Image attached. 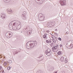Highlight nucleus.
Returning a JSON list of instances; mask_svg holds the SVG:
<instances>
[{"label":"nucleus","mask_w":73,"mask_h":73,"mask_svg":"<svg viewBox=\"0 0 73 73\" xmlns=\"http://www.w3.org/2000/svg\"><path fill=\"white\" fill-rule=\"evenodd\" d=\"M37 45L36 43H34L33 41H29L26 44V48L29 49H31L32 48H33L35 46Z\"/></svg>","instance_id":"1"},{"label":"nucleus","mask_w":73,"mask_h":73,"mask_svg":"<svg viewBox=\"0 0 73 73\" xmlns=\"http://www.w3.org/2000/svg\"><path fill=\"white\" fill-rule=\"evenodd\" d=\"M11 24H13L14 25H15L17 27V30L20 29L21 28V24L19 21H13L11 22Z\"/></svg>","instance_id":"2"},{"label":"nucleus","mask_w":73,"mask_h":73,"mask_svg":"<svg viewBox=\"0 0 73 73\" xmlns=\"http://www.w3.org/2000/svg\"><path fill=\"white\" fill-rule=\"evenodd\" d=\"M60 3L62 6L65 5L66 4V1L64 0H60Z\"/></svg>","instance_id":"3"},{"label":"nucleus","mask_w":73,"mask_h":73,"mask_svg":"<svg viewBox=\"0 0 73 73\" xmlns=\"http://www.w3.org/2000/svg\"><path fill=\"white\" fill-rule=\"evenodd\" d=\"M38 17H39L38 19L40 20V21H44V19H45V16H38Z\"/></svg>","instance_id":"4"},{"label":"nucleus","mask_w":73,"mask_h":73,"mask_svg":"<svg viewBox=\"0 0 73 73\" xmlns=\"http://www.w3.org/2000/svg\"><path fill=\"white\" fill-rule=\"evenodd\" d=\"M13 36L12 35V33H11L8 34V35L7 34H6V36L7 37V38H11L12 36Z\"/></svg>","instance_id":"5"},{"label":"nucleus","mask_w":73,"mask_h":73,"mask_svg":"<svg viewBox=\"0 0 73 73\" xmlns=\"http://www.w3.org/2000/svg\"><path fill=\"white\" fill-rule=\"evenodd\" d=\"M47 24L48 25V26H49V27H51V26H52V25H53V22H48L47 23Z\"/></svg>","instance_id":"6"},{"label":"nucleus","mask_w":73,"mask_h":73,"mask_svg":"<svg viewBox=\"0 0 73 73\" xmlns=\"http://www.w3.org/2000/svg\"><path fill=\"white\" fill-rule=\"evenodd\" d=\"M57 47L56 46H54L52 48V50L53 52H54V50H56L57 49Z\"/></svg>","instance_id":"7"},{"label":"nucleus","mask_w":73,"mask_h":73,"mask_svg":"<svg viewBox=\"0 0 73 73\" xmlns=\"http://www.w3.org/2000/svg\"><path fill=\"white\" fill-rule=\"evenodd\" d=\"M13 30L16 31V30H17V27L16 26V25H14L13 24Z\"/></svg>","instance_id":"8"},{"label":"nucleus","mask_w":73,"mask_h":73,"mask_svg":"<svg viewBox=\"0 0 73 73\" xmlns=\"http://www.w3.org/2000/svg\"><path fill=\"white\" fill-rule=\"evenodd\" d=\"M1 17H3L4 19H5V18H6V17L7 16L6 14L1 13Z\"/></svg>","instance_id":"9"},{"label":"nucleus","mask_w":73,"mask_h":73,"mask_svg":"<svg viewBox=\"0 0 73 73\" xmlns=\"http://www.w3.org/2000/svg\"><path fill=\"white\" fill-rule=\"evenodd\" d=\"M51 53L52 52H48V51H47L46 52H45V53L47 56H50V55L51 54Z\"/></svg>","instance_id":"10"},{"label":"nucleus","mask_w":73,"mask_h":73,"mask_svg":"<svg viewBox=\"0 0 73 73\" xmlns=\"http://www.w3.org/2000/svg\"><path fill=\"white\" fill-rule=\"evenodd\" d=\"M27 17L25 16V15H22V19L23 20H25Z\"/></svg>","instance_id":"11"},{"label":"nucleus","mask_w":73,"mask_h":73,"mask_svg":"<svg viewBox=\"0 0 73 73\" xmlns=\"http://www.w3.org/2000/svg\"><path fill=\"white\" fill-rule=\"evenodd\" d=\"M11 24V23L9 25V29H12L13 28V26H12Z\"/></svg>","instance_id":"12"},{"label":"nucleus","mask_w":73,"mask_h":73,"mask_svg":"<svg viewBox=\"0 0 73 73\" xmlns=\"http://www.w3.org/2000/svg\"><path fill=\"white\" fill-rule=\"evenodd\" d=\"M8 12V13H9L10 14H11V13H12V11L11 10H9L7 11Z\"/></svg>","instance_id":"13"},{"label":"nucleus","mask_w":73,"mask_h":73,"mask_svg":"<svg viewBox=\"0 0 73 73\" xmlns=\"http://www.w3.org/2000/svg\"><path fill=\"white\" fill-rule=\"evenodd\" d=\"M27 35H29L31 34V31H28L27 32Z\"/></svg>","instance_id":"14"},{"label":"nucleus","mask_w":73,"mask_h":73,"mask_svg":"<svg viewBox=\"0 0 73 73\" xmlns=\"http://www.w3.org/2000/svg\"><path fill=\"white\" fill-rule=\"evenodd\" d=\"M37 73H42V71L41 70H39L37 71Z\"/></svg>","instance_id":"15"},{"label":"nucleus","mask_w":73,"mask_h":73,"mask_svg":"<svg viewBox=\"0 0 73 73\" xmlns=\"http://www.w3.org/2000/svg\"><path fill=\"white\" fill-rule=\"evenodd\" d=\"M52 41L54 43H56V40L54 39H52Z\"/></svg>","instance_id":"16"},{"label":"nucleus","mask_w":73,"mask_h":73,"mask_svg":"<svg viewBox=\"0 0 73 73\" xmlns=\"http://www.w3.org/2000/svg\"><path fill=\"white\" fill-rule=\"evenodd\" d=\"M58 54H59V55L61 54V51H59V52H58Z\"/></svg>","instance_id":"17"},{"label":"nucleus","mask_w":73,"mask_h":73,"mask_svg":"<svg viewBox=\"0 0 73 73\" xmlns=\"http://www.w3.org/2000/svg\"><path fill=\"white\" fill-rule=\"evenodd\" d=\"M50 52V49H48L45 52Z\"/></svg>","instance_id":"18"},{"label":"nucleus","mask_w":73,"mask_h":73,"mask_svg":"<svg viewBox=\"0 0 73 73\" xmlns=\"http://www.w3.org/2000/svg\"><path fill=\"white\" fill-rule=\"evenodd\" d=\"M8 62H9L10 64H12V60H9Z\"/></svg>","instance_id":"19"},{"label":"nucleus","mask_w":73,"mask_h":73,"mask_svg":"<svg viewBox=\"0 0 73 73\" xmlns=\"http://www.w3.org/2000/svg\"><path fill=\"white\" fill-rule=\"evenodd\" d=\"M10 69H11V67L9 66L7 68V70H10Z\"/></svg>","instance_id":"20"},{"label":"nucleus","mask_w":73,"mask_h":73,"mask_svg":"<svg viewBox=\"0 0 73 73\" xmlns=\"http://www.w3.org/2000/svg\"><path fill=\"white\" fill-rule=\"evenodd\" d=\"M66 47L67 48H69V46H68V44H66Z\"/></svg>","instance_id":"21"},{"label":"nucleus","mask_w":73,"mask_h":73,"mask_svg":"<svg viewBox=\"0 0 73 73\" xmlns=\"http://www.w3.org/2000/svg\"><path fill=\"white\" fill-rule=\"evenodd\" d=\"M28 23H32V21L31 20H29Z\"/></svg>","instance_id":"22"},{"label":"nucleus","mask_w":73,"mask_h":73,"mask_svg":"<svg viewBox=\"0 0 73 73\" xmlns=\"http://www.w3.org/2000/svg\"><path fill=\"white\" fill-rule=\"evenodd\" d=\"M40 3H41V4H42V3H44V1H43L42 0V1H39Z\"/></svg>","instance_id":"23"},{"label":"nucleus","mask_w":73,"mask_h":73,"mask_svg":"<svg viewBox=\"0 0 73 73\" xmlns=\"http://www.w3.org/2000/svg\"><path fill=\"white\" fill-rule=\"evenodd\" d=\"M43 38H46V35H44L43 36Z\"/></svg>","instance_id":"24"},{"label":"nucleus","mask_w":73,"mask_h":73,"mask_svg":"<svg viewBox=\"0 0 73 73\" xmlns=\"http://www.w3.org/2000/svg\"><path fill=\"white\" fill-rule=\"evenodd\" d=\"M25 29H27V30H28V29H29V27L28 26L26 27V28Z\"/></svg>","instance_id":"25"},{"label":"nucleus","mask_w":73,"mask_h":73,"mask_svg":"<svg viewBox=\"0 0 73 73\" xmlns=\"http://www.w3.org/2000/svg\"><path fill=\"white\" fill-rule=\"evenodd\" d=\"M51 37H52V38H56V37H55V36H52Z\"/></svg>","instance_id":"26"},{"label":"nucleus","mask_w":73,"mask_h":73,"mask_svg":"<svg viewBox=\"0 0 73 73\" xmlns=\"http://www.w3.org/2000/svg\"><path fill=\"white\" fill-rule=\"evenodd\" d=\"M4 65L5 66H6L7 65V62H5L4 63Z\"/></svg>","instance_id":"27"},{"label":"nucleus","mask_w":73,"mask_h":73,"mask_svg":"<svg viewBox=\"0 0 73 73\" xmlns=\"http://www.w3.org/2000/svg\"><path fill=\"white\" fill-rule=\"evenodd\" d=\"M65 62H66V63L67 62H68V61H67V60L66 59H65Z\"/></svg>","instance_id":"28"},{"label":"nucleus","mask_w":73,"mask_h":73,"mask_svg":"<svg viewBox=\"0 0 73 73\" xmlns=\"http://www.w3.org/2000/svg\"><path fill=\"white\" fill-rule=\"evenodd\" d=\"M58 39L60 40V41H61V38H58Z\"/></svg>","instance_id":"29"},{"label":"nucleus","mask_w":73,"mask_h":73,"mask_svg":"<svg viewBox=\"0 0 73 73\" xmlns=\"http://www.w3.org/2000/svg\"><path fill=\"white\" fill-rule=\"evenodd\" d=\"M70 46H73V44H71Z\"/></svg>","instance_id":"30"},{"label":"nucleus","mask_w":73,"mask_h":73,"mask_svg":"<svg viewBox=\"0 0 73 73\" xmlns=\"http://www.w3.org/2000/svg\"><path fill=\"white\" fill-rule=\"evenodd\" d=\"M42 55L39 57H38L39 58H41V57H42Z\"/></svg>","instance_id":"31"},{"label":"nucleus","mask_w":73,"mask_h":73,"mask_svg":"<svg viewBox=\"0 0 73 73\" xmlns=\"http://www.w3.org/2000/svg\"><path fill=\"white\" fill-rule=\"evenodd\" d=\"M60 48H61L62 47V44H60Z\"/></svg>","instance_id":"32"},{"label":"nucleus","mask_w":73,"mask_h":73,"mask_svg":"<svg viewBox=\"0 0 73 73\" xmlns=\"http://www.w3.org/2000/svg\"><path fill=\"white\" fill-rule=\"evenodd\" d=\"M46 42H47V43H48V44H49V42L48 41V40H46Z\"/></svg>","instance_id":"33"},{"label":"nucleus","mask_w":73,"mask_h":73,"mask_svg":"<svg viewBox=\"0 0 73 73\" xmlns=\"http://www.w3.org/2000/svg\"><path fill=\"white\" fill-rule=\"evenodd\" d=\"M2 68V67H1V66H0V70H1V69Z\"/></svg>","instance_id":"34"},{"label":"nucleus","mask_w":73,"mask_h":73,"mask_svg":"<svg viewBox=\"0 0 73 73\" xmlns=\"http://www.w3.org/2000/svg\"><path fill=\"white\" fill-rule=\"evenodd\" d=\"M43 59H42V60H40V61H42V60H43Z\"/></svg>","instance_id":"35"},{"label":"nucleus","mask_w":73,"mask_h":73,"mask_svg":"<svg viewBox=\"0 0 73 73\" xmlns=\"http://www.w3.org/2000/svg\"><path fill=\"white\" fill-rule=\"evenodd\" d=\"M56 46H58V45L57 44Z\"/></svg>","instance_id":"36"},{"label":"nucleus","mask_w":73,"mask_h":73,"mask_svg":"<svg viewBox=\"0 0 73 73\" xmlns=\"http://www.w3.org/2000/svg\"><path fill=\"white\" fill-rule=\"evenodd\" d=\"M49 42L50 43V42H51V41H49Z\"/></svg>","instance_id":"37"},{"label":"nucleus","mask_w":73,"mask_h":73,"mask_svg":"<svg viewBox=\"0 0 73 73\" xmlns=\"http://www.w3.org/2000/svg\"><path fill=\"white\" fill-rule=\"evenodd\" d=\"M54 44V43L53 42H52V43L51 44H52V45H53Z\"/></svg>","instance_id":"38"},{"label":"nucleus","mask_w":73,"mask_h":73,"mask_svg":"<svg viewBox=\"0 0 73 73\" xmlns=\"http://www.w3.org/2000/svg\"><path fill=\"white\" fill-rule=\"evenodd\" d=\"M47 33H49V31H47Z\"/></svg>","instance_id":"39"},{"label":"nucleus","mask_w":73,"mask_h":73,"mask_svg":"<svg viewBox=\"0 0 73 73\" xmlns=\"http://www.w3.org/2000/svg\"><path fill=\"white\" fill-rule=\"evenodd\" d=\"M62 61H64V58H62Z\"/></svg>","instance_id":"40"},{"label":"nucleus","mask_w":73,"mask_h":73,"mask_svg":"<svg viewBox=\"0 0 73 73\" xmlns=\"http://www.w3.org/2000/svg\"><path fill=\"white\" fill-rule=\"evenodd\" d=\"M18 53V52H15V54H17V53Z\"/></svg>","instance_id":"41"},{"label":"nucleus","mask_w":73,"mask_h":73,"mask_svg":"<svg viewBox=\"0 0 73 73\" xmlns=\"http://www.w3.org/2000/svg\"><path fill=\"white\" fill-rule=\"evenodd\" d=\"M43 1V2H44L45 1V0H42Z\"/></svg>","instance_id":"42"},{"label":"nucleus","mask_w":73,"mask_h":73,"mask_svg":"<svg viewBox=\"0 0 73 73\" xmlns=\"http://www.w3.org/2000/svg\"><path fill=\"white\" fill-rule=\"evenodd\" d=\"M54 34H55V35H57V33H54Z\"/></svg>","instance_id":"43"},{"label":"nucleus","mask_w":73,"mask_h":73,"mask_svg":"<svg viewBox=\"0 0 73 73\" xmlns=\"http://www.w3.org/2000/svg\"><path fill=\"white\" fill-rule=\"evenodd\" d=\"M4 1H7V0H3Z\"/></svg>","instance_id":"44"},{"label":"nucleus","mask_w":73,"mask_h":73,"mask_svg":"<svg viewBox=\"0 0 73 73\" xmlns=\"http://www.w3.org/2000/svg\"><path fill=\"white\" fill-rule=\"evenodd\" d=\"M63 72H64V73H65V71H63Z\"/></svg>","instance_id":"45"},{"label":"nucleus","mask_w":73,"mask_h":73,"mask_svg":"<svg viewBox=\"0 0 73 73\" xmlns=\"http://www.w3.org/2000/svg\"><path fill=\"white\" fill-rule=\"evenodd\" d=\"M55 31H57V29H55Z\"/></svg>","instance_id":"46"},{"label":"nucleus","mask_w":73,"mask_h":73,"mask_svg":"<svg viewBox=\"0 0 73 73\" xmlns=\"http://www.w3.org/2000/svg\"><path fill=\"white\" fill-rule=\"evenodd\" d=\"M2 73H4V71H3Z\"/></svg>","instance_id":"47"},{"label":"nucleus","mask_w":73,"mask_h":73,"mask_svg":"<svg viewBox=\"0 0 73 73\" xmlns=\"http://www.w3.org/2000/svg\"><path fill=\"white\" fill-rule=\"evenodd\" d=\"M61 60H62V58L61 59Z\"/></svg>","instance_id":"48"},{"label":"nucleus","mask_w":73,"mask_h":73,"mask_svg":"<svg viewBox=\"0 0 73 73\" xmlns=\"http://www.w3.org/2000/svg\"><path fill=\"white\" fill-rule=\"evenodd\" d=\"M38 0V1H40V0Z\"/></svg>","instance_id":"49"},{"label":"nucleus","mask_w":73,"mask_h":73,"mask_svg":"<svg viewBox=\"0 0 73 73\" xmlns=\"http://www.w3.org/2000/svg\"><path fill=\"white\" fill-rule=\"evenodd\" d=\"M71 5H72V4H71Z\"/></svg>","instance_id":"50"},{"label":"nucleus","mask_w":73,"mask_h":73,"mask_svg":"<svg viewBox=\"0 0 73 73\" xmlns=\"http://www.w3.org/2000/svg\"><path fill=\"white\" fill-rule=\"evenodd\" d=\"M25 12V13H26L25 12Z\"/></svg>","instance_id":"51"},{"label":"nucleus","mask_w":73,"mask_h":73,"mask_svg":"<svg viewBox=\"0 0 73 73\" xmlns=\"http://www.w3.org/2000/svg\"><path fill=\"white\" fill-rule=\"evenodd\" d=\"M19 52V51H18V52Z\"/></svg>","instance_id":"52"}]
</instances>
